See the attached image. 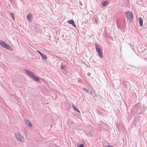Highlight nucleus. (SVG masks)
Segmentation results:
<instances>
[{
	"label": "nucleus",
	"mask_w": 147,
	"mask_h": 147,
	"mask_svg": "<svg viewBox=\"0 0 147 147\" xmlns=\"http://www.w3.org/2000/svg\"><path fill=\"white\" fill-rule=\"evenodd\" d=\"M58 147V146H57V147Z\"/></svg>",
	"instance_id": "20"
},
{
	"label": "nucleus",
	"mask_w": 147,
	"mask_h": 147,
	"mask_svg": "<svg viewBox=\"0 0 147 147\" xmlns=\"http://www.w3.org/2000/svg\"><path fill=\"white\" fill-rule=\"evenodd\" d=\"M11 16L12 18L14 20H15V19H14V14L13 13H11Z\"/></svg>",
	"instance_id": "12"
},
{
	"label": "nucleus",
	"mask_w": 147,
	"mask_h": 147,
	"mask_svg": "<svg viewBox=\"0 0 147 147\" xmlns=\"http://www.w3.org/2000/svg\"><path fill=\"white\" fill-rule=\"evenodd\" d=\"M41 56L42 59L43 60H46L47 58V56L43 54L41 55Z\"/></svg>",
	"instance_id": "10"
},
{
	"label": "nucleus",
	"mask_w": 147,
	"mask_h": 147,
	"mask_svg": "<svg viewBox=\"0 0 147 147\" xmlns=\"http://www.w3.org/2000/svg\"><path fill=\"white\" fill-rule=\"evenodd\" d=\"M125 13L128 19L129 20H131L132 19L134 16L131 12L129 11L126 12Z\"/></svg>",
	"instance_id": "3"
},
{
	"label": "nucleus",
	"mask_w": 147,
	"mask_h": 147,
	"mask_svg": "<svg viewBox=\"0 0 147 147\" xmlns=\"http://www.w3.org/2000/svg\"><path fill=\"white\" fill-rule=\"evenodd\" d=\"M108 147H114L112 146H108Z\"/></svg>",
	"instance_id": "18"
},
{
	"label": "nucleus",
	"mask_w": 147,
	"mask_h": 147,
	"mask_svg": "<svg viewBox=\"0 0 147 147\" xmlns=\"http://www.w3.org/2000/svg\"><path fill=\"white\" fill-rule=\"evenodd\" d=\"M25 121L26 124L29 126V127H32V124L31 122L28 119H26L25 120Z\"/></svg>",
	"instance_id": "7"
},
{
	"label": "nucleus",
	"mask_w": 147,
	"mask_h": 147,
	"mask_svg": "<svg viewBox=\"0 0 147 147\" xmlns=\"http://www.w3.org/2000/svg\"><path fill=\"white\" fill-rule=\"evenodd\" d=\"M0 45L3 47L7 49H9V47L8 45L3 41H0Z\"/></svg>",
	"instance_id": "4"
},
{
	"label": "nucleus",
	"mask_w": 147,
	"mask_h": 147,
	"mask_svg": "<svg viewBox=\"0 0 147 147\" xmlns=\"http://www.w3.org/2000/svg\"><path fill=\"white\" fill-rule=\"evenodd\" d=\"M65 68V66L62 65L61 67V68L62 69H64Z\"/></svg>",
	"instance_id": "13"
},
{
	"label": "nucleus",
	"mask_w": 147,
	"mask_h": 147,
	"mask_svg": "<svg viewBox=\"0 0 147 147\" xmlns=\"http://www.w3.org/2000/svg\"><path fill=\"white\" fill-rule=\"evenodd\" d=\"M73 108H74V109H76V107H74V106H73Z\"/></svg>",
	"instance_id": "17"
},
{
	"label": "nucleus",
	"mask_w": 147,
	"mask_h": 147,
	"mask_svg": "<svg viewBox=\"0 0 147 147\" xmlns=\"http://www.w3.org/2000/svg\"><path fill=\"white\" fill-rule=\"evenodd\" d=\"M78 111V112L79 113H80V112H79V111Z\"/></svg>",
	"instance_id": "19"
},
{
	"label": "nucleus",
	"mask_w": 147,
	"mask_h": 147,
	"mask_svg": "<svg viewBox=\"0 0 147 147\" xmlns=\"http://www.w3.org/2000/svg\"><path fill=\"white\" fill-rule=\"evenodd\" d=\"M25 71L28 76L31 78L33 80L37 81H39V79L37 77H36L34 74L32 72L27 70Z\"/></svg>",
	"instance_id": "2"
},
{
	"label": "nucleus",
	"mask_w": 147,
	"mask_h": 147,
	"mask_svg": "<svg viewBox=\"0 0 147 147\" xmlns=\"http://www.w3.org/2000/svg\"><path fill=\"white\" fill-rule=\"evenodd\" d=\"M78 147H84V145L83 144H81L78 146Z\"/></svg>",
	"instance_id": "14"
},
{
	"label": "nucleus",
	"mask_w": 147,
	"mask_h": 147,
	"mask_svg": "<svg viewBox=\"0 0 147 147\" xmlns=\"http://www.w3.org/2000/svg\"><path fill=\"white\" fill-rule=\"evenodd\" d=\"M84 90L85 91L87 92H88V90L86 88H84Z\"/></svg>",
	"instance_id": "16"
},
{
	"label": "nucleus",
	"mask_w": 147,
	"mask_h": 147,
	"mask_svg": "<svg viewBox=\"0 0 147 147\" xmlns=\"http://www.w3.org/2000/svg\"><path fill=\"white\" fill-rule=\"evenodd\" d=\"M95 48L96 51L99 56L100 58H102L103 57V53L102 50L100 49V45H96Z\"/></svg>",
	"instance_id": "1"
},
{
	"label": "nucleus",
	"mask_w": 147,
	"mask_h": 147,
	"mask_svg": "<svg viewBox=\"0 0 147 147\" xmlns=\"http://www.w3.org/2000/svg\"><path fill=\"white\" fill-rule=\"evenodd\" d=\"M138 21L139 22L140 26H142L143 25V20L141 17L139 18Z\"/></svg>",
	"instance_id": "9"
},
{
	"label": "nucleus",
	"mask_w": 147,
	"mask_h": 147,
	"mask_svg": "<svg viewBox=\"0 0 147 147\" xmlns=\"http://www.w3.org/2000/svg\"><path fill=\"white\" fill-rule=\"evenodd\" d=\"M108 4V2L107 1H105L103 2L102 4L103 6L105 7Z\"/></svg>",
	"instance_id": "11"
},
{
	"label": "nucleus",
	"mask_w": 147,
	"mask_h": 147,
	"mask_svg": "<svg viewBox=\"0 0 147 147\" xmlns=\"http://www.w3.org/2000/svg\"><path fill=\"white\" fill-rule=\"evenodd\" d=\"M67 22L68 23L74 26V27H76V25L74 23V21L73 20H69Z\"/></svg>",
	"instance_id": "8"
},
{
	"label": "nucleus",
	"mask_w": 147,
	"mask_h": 147,
	"mask_svg": "<svg viewBox=\"0 0 147 147\" xmlns=\"http://www.w3.org/2000/svg\"><path fill=\"white\" fill-rule=\"evenodd\" d=\"M32 15L30 13L28 14L26 16L27 20L30 22L32 20Z\"/></svg>",
	"instance_id": "6"
},
{
	"label": "nucleus",
	"mask_w": 147,
	"mask_h": 147,
	"mask_svg": "<svg viewBox=\"0 0 147 147\" xmlns=\"http://www.w3.org/2000/svg\"><path fill=\"white\" fill-rule=\"evenodd\" d=\"M16 137L17 139L20 141V142H22L23 140V137L21 136L20 134H18L16 136Z\"/></svg>",
	"instance_id": "5"
},
{
	"label": "nucleus",
	"mask_w": 147,
	"mask_h": 147,
	"mask_svg": "<svg viewBox=\"0 0 147 147\" xmlns=\"http://www.w3.org/2000/svg\"><path fill=\"white\" fill-rule=\"evenodd\" d=\"M37 51L41 55V56L43 54L39 51Z\"/></svg>",
	"instance_id": "15"
}]
</instances>
